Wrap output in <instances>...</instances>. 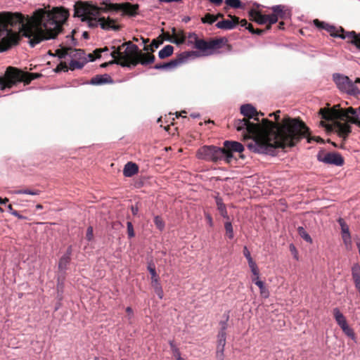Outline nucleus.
I'll list each match as a JSON object with an SVG mask.
<instances>
[{"label": "nucleus", "instance_id": "nucleus-1", "mask_svg": "<svg viewBox=\"0 0 360 360\" xmlns=\"http://www.w3.org/2000/svg\"><path fill=\"white\" fill-rule=\"evenodd\" d=\"M243 119L234 120L233 127L242 131L245 140L250 139L248 148L256 153L274 155L276 148L292 147L300 139L307 138L308 142L315 140L309 137V129L300 118L288 117L281 124H276L267 118L259 122L262 112H257L251 104L240 106Z\"/></svg>", "mask_w": 360, "mask_h": 360}, {"label": "nucleus", "instance_id": "nucleus-2", "mask_svg": "<svg viewBox=\"0 0 360 360\" xmlns=\"http://www.w3.org/2000/svg\"><path fill=\"white\" fill-rule=\"evenodd\" d=\"M68 17V10L58 7L52 10L39 8L30 17L20 13L0 12V53L18 45L22 37L29 39L32 48L55 39Z\"/></svg>", "mask_w": 360, "mask_h": 360}, {"label": "nucleus", "instance_id": "nucleus-3", "mask_svg": "<svg viewBox=\"0 0 360 360\" xmlns=\"http://www.w3.org/2000/svg\"><path fill=\"white\" fill-rule=\"evenodd\" d=\"M98 8L96 4L91 1H78L74 5V18H80L82 22H86L88 27L96 28L98 25L105 30H112L118 31L121 26L116 25V20L110 18H97Z\"/></svg>", "mask_w": 360, "mask_h": 360}, {"label": "nucleus", "instance_id": "nucleus-4", "mask_svg": "<svg viewBox=\"0 0 360 360\" xmlns=\"http://www.w3.org/2000/svg\"><path fill=\"white\" fill-rule=\"evenodd\" d=\"M244 150L243 146L237 141H226L222 148L214 146H205L198 149L197 156L199 159L207 161L218 162L224 160L226 163H231L233 160L237 158L234 153H238V157L243 159L242 152Z\"/></svg>", "mask_w": 360, "mask_h": 360}, {"label": "nucleus", "instance_id": "nucleus-5", "mask_svg": "<svg viewBox=\"0 0 360 360\" xmlns=\"http://www.w3.org/2000/svg\"><path fill=\"white\" fill-rule=\"evenodd\" d=\"M330 104L327 103V107L320 108L318 114L323 120L320 121V125L325 127L328 131L334 130L335 132L345 141L352 132L351 122L347 120H341L339 117L329 118L328 113L332 111L345 110L346 108H340V105H335L330 108Z\"/></svg>", "mask_w": 360, "mask_h": 360}, {"label": "nucleus", "instance_id": "nucleus-6", "mask_svg": "<svg viewBox=\"0 0 360 360\" xmlns=\"http://www.w3.org/2000/svg\"><path fill=\"white\" fill-rule=\"evenodd\" d=\"M112 49L114 51L111 52L110 56L114 58L113 62H116V64L122 67L130 68L132 66V63H130L136 59V56L138 53L139 47L136 44L129 41L123 43L117 49L112 46Z\"/></svg>", "mask_w": 360, "mask_h": 360}, {"label": "nucleus", "instance_id": "nucleus-7", "mask_svg": "<svg viewBox=\"0 0 360 360\" xmlns=\"http://www.w3.org/2000/svg\"><path fill=\"white\" fill-rule=\"evenodd\" d=\"M316 28L325 30L331 37L346 39L348 43L354 45L360 50V33H356L354 31L345 32L342 27L337 28L327 22L319 21L318 19H316Z\"/></svg>", "mask_w": 360, "mask_h": 360}, {"label": "nucleus", "instance_id": "nucleus-8", "mask_svg": "<svg viewBox=\"0 0 360 360\" xmlns=\"http://www.w3.org/2000/svg\"><path fill=\"white\" fill-rule=\"evenodd\" d=\"M316 28L325 30L331 37L346 39L348 43L354 45L360 50V33H356L354 31L345 32L342 27L337 28L327 22L319 21L318 19H316Z\"/></svg>", "mask_w": 360, "mask_h": 360}, {"label": "nucleus", "instance_id": "nucleus-9", "mask_svg": "<svg viewBox=\"0 0 360 360\" xmlns=\"http://www.w3.org/2000/svg\"><path fill=\"white\" fill-rule=\"evenodd\" d=\"M188 38V44H194L195 49L205 53L219 49L223 46L227 44L228 42L227 39L225 37L211 39L209 41L200 39L195 32L189 33Z\"/></svg>", "mask_w": 360, "mask_h": 360}, {"label": "nucleus", "instance_id": "nucleus-10", "mask_svg": "<svg viewBox=\"0 0 360 360\" xmlns=\"http://www.w3.org/2000/svg\"><path fill=\"white\" fill-rule=\"evenodd\" d=\"M7 75L13 79L14 85L19 82H24L25 84H29L32 80L39 78L41 75L39 73H33L24 72L17 68L8 67Z\"/></svg>", "mask_w": 360, "mask_h": 360}, {"label": "nucleus", "instance_id": "nucleus-11", "mask_svg": "<svg viewBox=\"0 0 360 360\" xmlns=\"http://www.w3.org/2000/svg\"><path fill=\"white\" fill-rule=\"evenodd\" d=\"M329 118L339 117L341 120H347L351 123H354L360 127V120L357 114V110L352 107H349L345 110L332 111L328 113Z\"/></svg>", "mask_w": 360, "mask_h": 360}, {"label": "nucleus", "instance_id": "nucleus-12", "mask_svg": "<svg viewBox=\"0 0 360 360\" xmlns=\"http://www.w3.org/2000/svg\"><path fill=\"white\" fill-rule=\"evenodd\" d=\"M317 159L325 164L335 166H342L345 163L343 157L338 153H326L324 150H320L317 155Z\"/></svg>", "mask_w": 360, "mask_h": 360}, {"label": "nucleus", "instance_id": "nucleus-13", "mask_svg": "<svg viewBox=\"0 0 360 360\" xmlns=\"http://www.w3.org/2000/svg\"><path fill=\"white\" fill-rule=\"evenodd\" d=\"M270 9L273 11L270 15V25L276 23L279 18L282 20L290 18L291 15L290 10L285 5L274 6Z\"/></svg>", "mask_w": 360, "mask_h": 360}, {"label": "nucleus", "instance_id": "nucleus-14", "mask_svg": "<svg viewBox=\"0 0 360 360\" xmlns=\"http://www.w3.org/2000/svg\"><path fill=\"white\" fill-rule=\"evenodd\" d=\"M249 16L251 20L256 22L259 25H264L268 23L266 27V30H270L271 27V25H270V15H264L262 14L259 11H256L255 9H251L249 11Z\"/></svg>", "mask_w": 360, "mask_h": 360}, {"label": "nucleus", "instance_id": "nucleus-15", "mask_svg": "<svg viewBox=\"0 0 360 360\" xmlns=\"http://www.w3.org/2000/svg\"><path fill=\"white\" fill-rule=\"evenodd\" d=\"M155 60V57L153 54L150 53H143L138 49V53L136 56V59L130 63H132V66H136L139 63L143 65H147L153 63Z\"/></svg>", "mask_w": 360, "mask_h": 360}, {"label": "nucleus", "instance_id": "nucleus-16", "mask_svg": "<svg viewBox=\"0 0 360 360\" xmlns=\"http://www.w3.org/2000/svg\"><path fill=\"white\" fill-rule=\"evenodd\" d=\"M334 79L339 89L347 91L354 90V84L348 77L338 75L334 76Z\"/></svg>", "mask_w": 360, "mask_h": 360}, {"label": "nucleus", "instance_id": "nucleus-17", "mask_svg": "<svg viewBox=\"0 0 360 360\" xmlns=\"http://www.w3.org/2000/svg\"><path fill=\"white\" fill-rule=\"evenodd\" d=\"M197 56H198L197 52L194 51L183 52V53H180L176 57V58L172 60L167 63L168 69L175 68L177 66H179L180 64L184 63L189 57Z\"/></svg>", "mask_w": 360, "mask_h": 360}, {"label": "nucleus", "instance_id": "nucleus-18", "mask_svg": "<svg viewBox=\"0 0 360 360\" xmlns=\"http://www.w3.org/2000/svg\"><path fill=\"white\" fill-rule=\"evenodd\" d=\"M197 56H198L197 52L194 51L183 52V53H180L176 57V58L172 60L167 63L168 69L175 68L177 66H179L180 64L184 63L189 57Z\"/></svg>", "mask_w": 360, "mask_h": 360}, {"label": "nucleus", "instance_id": "nucleus-19", "mask_svg": "<svg viewBox=\"0 0 360 360\" xmlns=\"http://www.w3.org/2000/svg\"><path fill=\"white\" fill-rule=\"evenodd\" d=\"M226 333L219 331L217 335V346L216 356L218 360H224V347L226 345Z\"/></svg>", "mask_w": 360, "mask_h": 360}, {"label": "nucleus", "instance_id": "nucleus-20", "mask_svg": "<svg viewBox=\"0 0 360 360\" xmlns=\"http://www.w3.org/2000/svg\"><path fill=\"white\" fill-rule=\"evenodd\" d=\"M139 8V4H131L129 2H125L122 4H117V11H122L124 14L135 16L138 14V11Z\"/></svg>", "mask_w": 360, "mask_h": 360}, {"label": "nucleus", "instance_id": "nucleus-21", "mask_svg": "<svg viewBox=\"0 0 360 360\" xmlns=\"http://www.w3.org/2000/svg\"><path fill=\"white\" fill-rule=\"evenodd\" d=\"M228 16L231 19L219 21L216 24V27L219 29L229 30L233 29L237 25L239 24L238 17L236 15H231L230 14Z\"/></svg>", "mask_w": 360, "mask_h": 360}, {"label": "nucleus", "instance_id": "nucleus-22", "mask_svg": "<svg viewBox=\"0 0 360 360\" xmlns=\"http://www.w3.org/2000/svg\"><path fill=\"white\" fill-rule=\"evenodd\" d=\"M338 223L341 227L342 237L344 243L346 245L351 244V235L349 233L348 225L346 224L345 221L342 218H340L338 219Z\"/></svg>", "mask_w": 360, "mask_h": 360}, {"label": "nucleus", "instance_id": "nucleus-23", "mask_svg": "<svg viewBox=\"0 0 360 360\" xmlns=\"http://www.w3.org/2000/svg\"><path fill=\"white\" fill-rule=\"evenodd\" d=\"M97 8H98V14L100 15L101 13L117 11V4H112L109 0H103L100 3V6L97 5Z\"/></svg>", "mask_w": 360, "mask_h": 360}, {"label": "nucleus", "instance_id": "nucleus-24", "mask_svg": "<svg viewBox=\"0 0 360 360\" xmlns=\"http://www.w3.org/2000/svg\"><path fill=\"white\" fill-rule=\"evenodd\" d=\"M139 172V167L132 162H127L124 167L123 174L124 176L131 177Z\"/></svg>", "mask_w": 360, "mask_h": 360}, {"label": "nucleus", "instance_id": "nucleus-25", "mask_svg": "<svg viewBox=\"0 0 360 360\" xmlns=\"http://www.w3.org/2000/svg\"><path fill=\"white\" fill-rule=\"evenodd\" d=\"M112 82L113 81L112 78L108 75H96V77H92L90 81V84L93 85H99Z\"/></svg>", "mask_w": 360, "mask_h": 360}, {"label": "nucleus", "instance_id": "nucleus-26", "mask_svg": "<svg viewBox=\"0 0 360 360\" xmlns=\"http://www.w3.org/2000/svg\"><path fill=\"white\" fill-rule=\"evenodd\" d=\"M333 314L335 320L340 328L347 324L345 316L338 307L333 309Z\"/></svg>", "mask_w": 360, "mask_h": 360}, {"label": "nucleus", "instance_id": "nucleus-27", "mask_svg": "<svg viewBox=\"0 0 360 360\" xmlns=\"http://www.w3.org/2000/svg\"><path fill=\"white\" fill-rule=\"evenodd\" d=\"M8 68L6 69L4 76L0 77V89L4 90L6 88H11L14 86L13 79H11L8 75Z\"/></svg>", "mask_w": 360, "mask_h": 360}, {"label": "nucleus", "instance_id": "nucleus-28", "mask_svg": "<svg viewBox=\"0 0 360 360\" xmlns=\"http://www.w3.org/2000/svg\"><path fill=\"white\" fill-rule=\"evenodd\" d=\"M216 203L217 206V209L220 213V214L225 219H229V217L228 215V212L226 210V207L225 204L223 202L222 199L221 198H216Z\"/></svg>", "mask_w": 360, "mask_h": 360}, {"label": "nucleus", "instance_id": "nucleus-29", "mask_svg": "<svg viewBox=\"0 0 360 360\" xmlns=\"http://www.w3.org/2000/svg\"><path fill=\"white\" fill-rule=\"evenodd\" d=\"M174 51V47L171 45L165 46L162 49H161L158 53V56L161 59L166 58L172 55Z\"/></svg>", "mask_w": 360, "mask_h": 360}, {"label": "nucleus", "instance_id": "nucleus-30", "mask_svg": "<svg viewBox=\"0 0 360 360\" xmlns=\"http://www.w3.org/2000/svg\"><path fill=\"white\" fill-rule=\"evenodd\" d=\"M70 50H72V47L65 46L57 49L55 54H52L51 51H49V53L52 56H57L59 58H64L67 55H69Z\"/></svg>", "mask_w": 360, "mask_h": 360}, {"label": "nucleus", "instance_id": "nucleus-31", "mask_svg": "<svg viewBox=\"0 0 360 360\" xmlns=\"http://www.w3.org/2000/svg\"><path fill=\"white\" fill-rule=\"evenodd\" d=\"M151 285L153 288L155 293L158 296L160 299H162L163 297V290L161 286V284L159 281V279L151 281Z\"/></svg>", "mask_w": 360, "mask_h": 360}, {"label": "nucleus", "instance_id": "nucleus-32", "mask_svg": "<svg viewBox=\"0 0 360 360\" xmlns=\"http://www.w3.org/2000/svg\"><path fill=\"white\" fill-rule=\"evenodd\" d=\"M186 38V37L184 34V31L179 30L178 31L175 36H173L174 39L172 40V43L176 44L177 45L182 44L185 42Z\"/></svg>", "mask_w": 360, "mask_h": 360}, {"label": "nucleus", "instance_id": "nucleus-33", "mask_svg": "<svg viewBox=\"0 0 360 360\" xmlns=\"http://www.w3.org/2000/svg\"><path fill=\"white\" fill-rule=\"evenodd\" d=\"M163 40L153 39L150 45H145L143 50L151 52H154L155 49H158L160 44H162Z\"/></svg>", "mask_w": 360, "mask_h": 360}, {"label": "nucleus", "instance_id": "nucleus-34", "mask_svg": "<svg viewBox=\"0 0 360 360\" xmlns=\"http://www.w3.org/2000/svg\"><path fill=\"white\" fill-rule=\"evenodd\" d=\"M71 257L68 256H62L58 262V269L60 271H65L67 269V266L70 264Z\"/></svg>", "mask_w": 360, "mask_h": 360}, {"label": "nucleus", "instance_id": "nucleus-35", "mask_svg": "<svg viewBox=\"0 0 360 360\" xmlns=\"http://www.w3.org/2000/svg\"><path fill=\"white\" fill-rule=\"evenodd\" d=\"M255 284L259 288L261 296L267 298L269 295V292L265 287L264 283L262 281H257Z\"/></svg>", "mask_w": 360, "mask_h": 360}, {"label": "nucleus", "instance_id": "nucleus-36", "mask_svg": "<svg viewBox=\"0 0 360 360\" xmlns=\"http://www.w3.org/2000/svg\"><path fill=\"white\" fill-rule=\"evenodd\" d=\"M352 276L353 281L360 280V265L355 264L352 267Z\"/></svg>", "mask_w": 360, "mask_h": 360}, {"label": "nucleus", "instance_id": "nucleus-37", "mask_svg": "<svg viewBox=\"0 0 360 360\" xmlns=\"http://www.w3.org/2000/svg\"><path fill=\"white\" fill-rule=\"evenodd\" d=\"M84 54H85L84 51L82 49H73L72 48V50H70L69 51V55L70 57L78 58V59H81V58H84Z\"/></svg>", "mask_w": 360, "mask_h": 360}, {"label": "nucleus", "instance_id": "nucleus-38", "mask_svg": "<svg viewBox=\"0 0 360 360\" xmlns=\"http://www.w3.org/2000/svg\"><path fill=\"white\" fill-rule=\"evenodd\" d=\"M14 193H15V194H29V195H37L41 193V191H39L38 189H34V190L21 189V190L15 191Z\"/></svg>", "mask_w": 360, "mask_h": 360}, {"label": "nucleus", "instance_id": "nucleus-39", "mask_svg": "<svg viewBox=\"0 0 360 360\" xmlns=\"http://www.w3.org/2000/svg\"><path fill=\"white\" fill-rule=\"evenodd\" d=\"M341 329L342 330L343 333L348 337H349L351 339H352L354 341L356 342V335L352 328H351L348 324L345 325V326L342 327Z\"/></svg>", "mask_w": 360, "mask_h": 360}, {"label": "nucleus", "instance_id": "nucleus-40", "mask_svg": "<svg viewBox=\"0 0 360 360\" xmlns=\"http://www.w3.org/2000/svg\"><path fill=\"white\" fill-rule=\"evenodd\" d=\"M169 345H170L171 350L172 352V354L176 359V360H184L181 357L180 351H179V348H177L176 347V345H174V341H169Z\"/></svg>", "mask_w": 360, "mask_h": 360}, {"label": "nucleus", "instance_id": "nucleus-41", "mask_svg": "<svg viewBox=\"0 0 360 360\" xmlns=\"http://www.w3.org/2000/svg\"><path fill=\"white\" fill-rule=\"evenodd\" d=\"M224 228L226 234L229 239H232L234 237L233 229L231 221H226L224 224Z\"/></svg>", "mask_w": 360, "mask_h": 360}, {"label": "nucleus", "instance_id": "nucleus-42", "mask_svg": "<svg viewBox=\"0 0 360 360\" xmlns=\"http://www.w3.org/2000/svg\"><path fill=\"white\" fill-rule=\"evenodd\" d=\"M201 21L202 23L212 25L217 21V18L212 14L207 13L203 18H202Z\"/></svg>", "mask_w": 360, "mask_h": 360}, {"label": "nucleus", "instance_id": "nucleus-43", "mask_svg": "<svg viewBox=\"0 0 360 360\" xmlns=\"http://www.w3.org/2000/svg\"><path fill=\"white\" fill-rule=\"evenodd\" d=\"M299 235L307 242L312 243V239L303 227L298 228Z\"/></svg>", "mask_w": 360, "mask_h": 360}, {"label": "nucleus", "instance_id": "nucleus-44", "mask_svg": "<svg viewBox=\"0 0 360 360\" xmlns=\"http://www.w3.org/2000/svg\"><path fill=\"white\" fill-rule=\"evenodd\" d=\"M84 66V63L77 60H72L69 64V69L74 70L76 69H82Z\"/></svg>", "mask_w": 360, "mask_h": 360}, {"label": "nucleus", "instance_id": "nucleus-45", "mask_svg": "<svg viewBox=\"0 0 360 360\" xmlns=\"http://www.w3.org/2000/svg\"><path fill=\"white\" fill-rule=\"evenodd\" d=\"M226 4L233 8H239L241 7V1L240 0H226Z\"/></svg>", "mask_w": 360, "mask_h": 360}, {"label": "nucleus", "instance_id": "nucleus-46", "mask_svg": "<svg viewBox=\"0 0 360 360\" xmlns=\"http://www.w3.org/2000/svg\"><path fill=\"white\" fill-rule=\"evenodd\" d=\"M148 269L151 275V281L159 279V277L155 271V266L154 264H149V265L148 266Z\"/></svg>", "mask_w": 360, "mask_h": 360}, {"label": "nucleus", "instance_id": "nucleus-47", "mask_svg": "<svg viewBox=\"0 0 360 360\" xmlns=\"http://www.w3.org/2000/svg\"><path fill=\"white\" fill-rule=\"evenodd\" d=\"M280 113H281V111L280 110H277L275 112H273V113H271L269 114V116H272L274 115V118H275V121L276 122H272L274 124H281L283 123V120L286 118H288L290 117L289 116H285V117L283 118L282 121L281 122H278L279 120V117H280Z\"/></svg>", "mask_w": 360, "mask_h": 360}, {"label": "nucleus", "instance_id": "nucleus-48", "mask_svg": "<svg viewBox=\"0 0 360 360\" xmlns=\"http://www.w3.org/2000/svg\"><path fill=\"white\" fill-rule=\"evenodd\" d=\"M154 223H155V226H157L158 229H159L160 230H162L163 229V228L165 226V223L162 221L161 217H160L159 216H156L154 218Z\"/></svg>", "mask_w": 360, "mask_h": 360}, {"label": "nucleus", "instance_id": "nucleus-49", "mask_svg": "<svg viewBox=\"0 0 360 360\" xmlns=\"http://www.w3.org/2000/svg\"><path fill=\"white\" fill-rule=\"evenodd\" d=\"M162 34L161 36H160V37H162L161 40H166L172 43V40L174 39L173 36H172V34L169 32H164V30H162Z\"/></svg>", "mask_w": 360, "mask_h": 360}, {"label": "nucleus", "instance_id": "nucleus-50", "mask_svg": "<svg viewBox=\"0 0 360 360\" xmlns=\"http://www.w3.org/2000/svg\"><path fill=\"white\" fill-rule=\"evenodd\" d=\"M68 68L69 67H68L67 64L65 62H61L57 65L55 71L56 72H59L61 71H68Z\"/></svg>", "mask_w": 360, "mask_h": 360}, {"label": "nucleus", "instance_id": "nucleus-51", "mask_svg": "<svg viewBox=\"0 0 360 360\" xmlns=\"http://www.w3.org/2000/svg\"><path fill=\"white\" fill-rule=\"evenodd\" d=\"M127 233L129 238H133L135 236L134 227L131 221L127 223Z\"/></svg>", "mask_w": 360, "mask_h": 360}, {"label": "nucleus", "instance_id": "nucleus-52", "mask_svg": "<svg viewBox=\"0 0 360 360\" xmlns=\"http://www.w3.org/2000/svg\"><path fill=\"white\" fill-rule=\"evenodd\" d=\"M93 231H93V227L92 226H89L87 228L86 233V238L89 241H91L93 239V237H94Z\"/></svg>", "mask_w": 360, "mask_h": 360}, {"label": "nucleus", "instance_id": "nucleus-53", "mask_svg": "<svg viewBox=\"0 0 360 360\" xmlns=\"http://www.w3.org/2000/svg\"><path fill=\"white\" fill-rule=\"evenodd\" d=\"M77 30L75 29L71 32V44L72 46H77V40L74 37V35L76 34Z\"/></svg>", "mask_w": 360, "mask_h": 360}, {"label": "nucleus", "instance_id": "nucleus-54", "mask_svg": "<svg viewBox=\"0 0 360 360\" xmlns=\"http://www.w3.org/2000/svg\"><path fill=\"white\" fill-rule=\"evenodd\" d=\"M229 320V316H226V319L224 321H221L220 322V325H221V330L219 331H224V333H226L225 330L227 328V321Z\"/></svg>", "mask_w": 360, "mask_h": 360}, {"label": "nucleus", "instance_id": "nucleus-55", "mask_svg": "<svg viewBox=\"0 0 360 360\" xmlns=\"http://www.w3.org/2000/svg\"><path fill=\"white\" fill-rule=\"evenodd\" d=\"M154 68L157 70L168 69L167 63L156 64L155 65Z\"/></svg>", "mask_w": 360, "mask_h": 360}, {"label": "nucleus", "instance_id": "nucleus-56", "mask_svg": "<svg viewBox=\"0 0 360 360\" xmlns=\"http://www.w3.org/2000/svg\"><path fill=\"white\" fill-rule=\"evenodd\" d=\"M290 250L292 252V254L293 255L294 258L296 259H298L297 251L295 247L292 244H291L290 245Z\"/></svg>", "mask_w": 360, "mask_h": 360}, {"label": "nucleus", "instance_id": "nucleus-57", "mask_svg": "<svg viewBox=\"0 0 360 360\" xmlns=\"http://www.w3.org/2000/svg\"><path fill=\"white\" fill-rule=\"evenodd\" d=\"M243 255L248 260L252 259L251 257L250 252L246 246H245L243 248Z\"/></svg>", "mask_w": 360, "mask_h": 360}, {"label": "nucleus", "instance_id": "nucleus-58", "mask_svg": "<svg viewBox=\"0 0 360 360\" xmlns=\"http://www.w3.org/2000/svg\"><path fill=\"white\" fill-rule=\"evenodd\" d=\"M251 271L252 273L253 274L254 276H257V278H259V269L257 268V266L253 267V268H251Z\"/></svg>", "mask_w": 360, "mask_h": 360}, {"label": "nucleus", "instance_id": "nucleus-59", "mask_svg": "<svg viewBox=\"0 0 360 360\" xmlns=\"http://www.w3.org/2000/svg\"><path fill=\"white\" fill-rule=\"evenodd\" d=\"M72 253V245H70L67 248L66 252L65 253V255L63 256H68V257H71Z\"/></svg>", "mask_w": 360, "mask_h": 360}, {"label": "nucleus", "instance_id": "nucleus-60", "mask_svg": "<svg viewBox=\"0 0 360 360\" xmlns=\"http://www.w3.org/2000/svg\"><path fill=\"white\" fill-rule=\"evenodd\" d=\"M205 217H206V219H207V223L209 224V225L210 226H213V221H212V218L211 215L210 214H205Z\"/></svg>", "mask_w": 360, "mask_h": 360}, {"label": "nucleus", "instance_id": "nucleus-61", "mask_svg": "<svg viewBox=\"0 0 360 360\" xmlns=\"http://www.w3.org/2000/svg\"><path fill=\"white\" fill-rule=\"evenodd\" d=\"M131 210L133 215H136L139 212V207L137 205H131Z\"/></svg>", "mask_w": 360, "mask_h": 360}, {"label": "nucleus", "instance_id": "nucleus-62", "mask_svg": "<svg viewBox=\"0 0 360 360\" xmlns=\"http://www.w3.org/2000/svg\"><path fill=\"white\" fill-rule=\"evenodd\" d=\"M12 214H13V216H15V217H18V219H27V217H25V216H22V215L20 214L17 211H15V212H12Z\"/></svg>", "mask_w": 360, "mask_h": 360}, {"label": "nucleus", "instance_id": "nucleus-63", "mask_svg": "<svg viewBox=\"0 0 360 360\" xmlns=\"http://www.w3.org/2000/svg\"><path fill=\"white\" fill-rule=\"evenodd\" d=\"M108 51H109L108 48L107 46H105L104 48L96 49V53H102L103 52Z\"/></svg>", "mask_w": 360, "mask_h": 360}, {"label": "nucleus", "instance_id": "nucleus-64", "mask_svg": "<svg viewBox=\"0 0 360 360\" xmlns=\"http://www.w3.org/2000/svg\"><path fill=\"white\" fill-rule=\"evenodd\" d=\"M356 289L360 292V280L354 281Z\"/></svg>", "mask_w": 360, "mask_h": 360}]
</instances>
